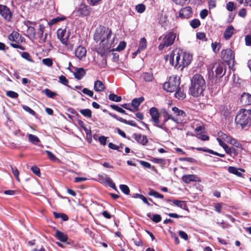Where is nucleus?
I'll return each instance as SVG.
<instances>
[{
  "instance_id": "obj_35",
  "label": "nucleus",
  "mask_w": 251,
  "mask_h": 251,
  "mask_svg": "<svg viewBox=\"0 0 251 251\" xmlns=\"http://www.w3.org/2000/svg\"><path fill=\"white\" fill-rule=\"evenodd\" d=\"M43 92L49 98L53 99L57 95V94L50 89L46 88L43 91Z\"/></svg>"
},
{
  "instance_id": "obj_51",
  "label": "nucleus",
  "mask_w": 251,
  "mask_h": 251,
  "mask_svg": "<svg viewBox=\"0 0 251 251\" xmlns=\"http://www.w3.org/2000/svg\"><path fill=\"white\" fill-rule=\"evenodd\" d=\"M135 9L138 13H142L145 11L146 6L144 4H139L136 6Z\"/></svg>"
},
{
  "instance_id": "obj_23",
  "label": "nucleus",
  "mask_w": 251,
  "mask_h": 251,
  "mask_svg": "<svg viewBox=\"0 0 251 251\" xmlns=\"http://www.w3.org/2000/svg\"><path fill=\"white\" fill-rule=\"evenodd\" d=\"M235 29L232 25L228 26L225 30L224 37L226 40H229L234 33Z\"/></svg>"
},
{
  "instance_id": "obj_15",
  "label": "nucleus",
  "mask_w": 251,
  "mask_h": 251,
  "mask_svg": "<svg viewBox=\"0 0 251 251\" xmlns=\"http://www.w3.org/2000/svg\"><path fill=\"white\" fill-rule=\"evenodd\" d=\"M133 137L138 144L143 146H146L148 143L147 136L142 135L140 133H134Z\"/></svg>"
},
{
  "instance_id": "obj_52",
  "label": "nucleus",
  "mask_w": 251,
  "mask_h": 251,
  "mask_svg": "<svg viewBox=\"0 0 251 251\" xmlns=\"http://www.w3.org/2000/svg\"><path fill=\"white\" fill-rule=\"evenodd\" d=\"M59 82L64 85L69 87L68 85L69 80L64 75H61L59 77Z\"/></svg>"
},
{
  "instance_id": "obj_47",
  "label": "nucleus",
  "mask_w": 251,
  "mask_h": 251,
  "mask_svg": "<svg viewBox=\"0 0 251 251\" xmlns=\"http://www.w3.org/2000/svg\"><path fill=\"white\" fill-rule=\"evenodd\" d=\"M120 189L122 191L123 193L125 195H128L130 193V189L129 187L125 184H121L119 186Z\"/></svg>"
},
{
  "instance_id": "obj_61",
  "label": "nucleus",
  "mask_w": 251,
  "mask_h": 251,
  "mask_svg": "<svg viewBox=\"0 0 251 251\" xmlns=\"http://www.w3.org/2000/svg\"><path fill=\"white\" fill-rule=\"evenodd\" d=\"M46 153L50 160L55 161L57 159L56 157L51 151H46Z\"/></svg>"
},
{
  "instance_id": "obj_11",
  "label": "nucleus",
  "mask_w": 251,
  "mask_h": 251,
  "mask_svg": "<svg viewBox=\"0 0 251 251\" xmlns=\"http://www.w3.org/2000/svg\"><path fill=\"white\" fill-rule=\"evenodd\" d=\"M57 36L61 42L64 45H67L70 32L67 31L66 29L59 28L57 30Z\"/></svg>"
},
{
  "instance_id": "obj_3",
  "label": "nucleus",
  "mask_w": 251,
  "mask_h": 251,
  "mask_svg": "<svg viewBox=\"0 0 251 251\" xmlns=\"http://www.w3.org/2000/svg\"><path fill=\"white\" fill-rule=\"evenodd\" d=\"M162 114L164 120L162 124L157 125V127L166 131H167L169 128L174 129L176 127L177 124L182 123V119L173 117L165 110L162 111Z\"/></svg>"
},
{
  "instance_id": "obj_42",
  "label": "nucleus",
  "mask_w": 251,
  "mask_h": 251,
  "mask_svg": "<svg viewBox=\"0 0 251 251\" xmlns=\"http://www.w3.org/2000/svg\"><path fill=\"white\" fill-rule=\"evenodd\" d=\"M211 47L213 52L217 53L218 52L221 47V44L220 43L215 42V43L211 44Z\"/></svg>"
},
{
  "instance_id": "obj_58",
  "label": "nucleus",
  "mask_w": 251,
  "mask_h": 251,
  "mask_svg": "<svg viewBox=\"0 0 251 251\" xmlns=\"http://www.w3.org/2000/svg\"><path fill=\"white\" fill-rule=\"evenodd\" d=\"M32 172L38 176H40L41 172L40 169L36 166H32L31 168Z\"/></svg>"
},
{
  "instance_id": "obj_34",
  "label": "nucleus",
  "mask_w": 251,
  "mask_h": 251,
  "mask_svg": "<svg viewBox=\"0 0 251 251\" xmlns=\"http://www.w3.org/2000/svg\"><path fill=\"white\" fill-rule=\"evenodd\" d=\"M144 80L147 82H151L153 79V75L152 72L144 73L142 75Z\"/></svg>"
},
{
  "instance_id": "obj_54",
  "label": "nucleus",
  "mask_w": 251,
  "mask_h": 251,
  "mask_svg": "<svg viewBox=\"0 0 251 251\" xmlns=\"http://www.w3.org/2000/svg\"><path fill=\"white\" fill-rule=\"evenodd\" d=\"M22 107L24 110L26 111L27 112L29 113L31 115L33 116H35L36 115V112L32 110L31 108H30L29 106L25 105H23Z\"/></svg>"
},
{
  "instance_id": "obj_28",
  "label": "nucleus",
  "mask_w": 251,
  "mask_h": 251,
  "mask_svg": "<svg viewBox=\"0 0 251 251\" xmlns=\"http://www.w3.org/2000/svg\"><path fill=\"white\" fill-rule=\"evenodd\" d=\"M105 89L104 83L100 80H96L94 82V89L96 92H101Z\"/></svg>"
},
{
  "instance_id": "obj_60",
  "label": "nucleus",
  "mask_w": 251,
  "mask_h": 251,
  "mask_svg": "<svg viewBox=\"0 0 251 251\" xmlns=\"http://www.w3.org/2000/svg\"><path fill=\"white\" fill-rule=\"evenodd\" d=\"M179 160L181 161H187L190 163H196L197 162L194 158L191 157H182L179 158Z\"/></svg>"
},
{
  "instance_id": "obj_12",
  "label": "nucleus",
  "mask_w": 251,
  "mask_h": 251,
  "mask_svg": "<svg viewBox=\"0 0 251 251\" xmlns=\"http://www.w3.org/2000/svg\"><path fill=\"white\" fill-rule=\"evenodd\" d=\"M0 15L6 21H10L12 18V14L7 6L0 4Z\"/></svg>"
},
{
  "instance_id": "obj_32",
  "label": "nucleus",
  "mask_w": 251,
  "mask_h": 251,
  "mask_svg": "<svg viewBox=\"0 0 251 251\" xmlns=\"http://www.w3.org/2000/svg\"><path fill=\"white\" fill-rule=\"evenodd\" d=\"M27 37L29 38L35 39L36 38V30L33 26H28L27 29Z\"/></svg>"
},
{
  "instance_id": "obj_1",
  "label": "nucleus",
  "mask_w": 251,
  "mask_h": 251,
  "mask_svg": "<svg viewBox=\"0 0 251 251\" xmlns=\"http://www.w3.org/2000/svg\"><path fill=\"white\" fill-rule=\"evenodd\" d=\"M112 30L108 27L100 26L96 30L94 35V40L96 42L100 41V47L97 50V52L100 54H104L106 51H110V49L114 47V37L110 39L112 36Z\"/></svg>"
},
{
  "instance_id": "obj_14",
  "label": "nucleus",
  "mask_w": 251,
  "mask_h": 251,
  "mask_svg": "<svg viewBox=\"0 0 251 251\" xmlns=\"http://www.w3.org/2000/svg\"><path fill=\"white\" fill-rule=\"evenodd\" d=\"M192 8L190 6H186L180 9L179 12V17L181 19H189L192 16Z\"/></svg>"
},
{
  "instance_id": "obj_55",
  "label": "nucleus",
  "mask_w": 251,
  "mask_h": 251,
  "mask_svg": "<svg viewBox=\"0 0 251 251\" xmlns=\"http://www.w3.org/2000/svg\"><path fill=\"white\" fill-rule=\"evenodd\" d=\"M10 167H11V170L12 171V173H13L14 176L16 178V179L18 181H20V178L19 177V172L18 170L17 169V168L16 167H13L12 166H11Z\"/></svg>"
},
{
  "instance_id": "obj_31",
  "label": "nucleus",
  "mask_w": 251,
  "mask_h": 251,
  "mask_svg": "<svg viewBox=\"0 0 251 251\" xmlns=\"http://www.w3.org/2000/svg\"><path fill=\"white\" fill-rule=\"evenodd\" d=\"M174 204L184 210H188L187 205L185 201L174 200L172 201Z\"/></svg>"
},
{
  "instance_id": "obj_49",
  "label": "nucleus",
  "mask_w": 251,
  "mask_h": 251,
  "mask_svg": "<svg viewBox=\"0 0 251 251\" xmlns=\"http://www.w3.org/2000/svg\"><path fill=\"white\" fill-rule=\"evenodd\" d=\"M42 62L43 64L48 67H51L53 64L52 60L50 58H44Z\"/></svg>"
},
{
  "instance_id": "obj_36",
  "label": "nucleus",
  "mask_w": 251,
  "mask_h": 251,
  "mask_svg": "<svg viewBox=\"0 0 251 251\" xmlns=\"http://www.w3.org/2000/svg\"><path fill=\"white\" fill-rule=\"evenodd\" d=\"M228 171L229 173L238 176H242V174L241 172H239L238 169L236 167L230 166L228 168Z\"/></svg>"
},
{
  "instance_id": "obj_59",
  "label": "nucleus",
  "mask_w": 251,
  "mask_h": 251,
  "mask_svg": "<svg viewBox=\"0 0 251 251\" xmlns=\"http://www.w3.org/2000/svg\"><path fill=\"white\" fill-rule=\"evenodd\" d=\"M83 93L85 95L89 96L90 97H93L94 95V92L87 88H84L82 90Z\"/></svg>"
},
{
  "instance_id": "obj_7",
  "label": "nucleus",
  "mask_w": 251,
  "mask_h": 251,
  "mask_svg": "<svg viewBox=\"0 0 251 251\" xmlns=\"http://www.w3.org/2000/svg\"><path fill=\"white\" fill-rule=\"evenodd\" d=\"M179 85V79H178L176 76H171L168 81L164 84L163 88L167 92H174L177 89Z\"/></svg>"
},
{
  "instance_id": "obj_20",
  "label": "nucleus",
  "mask_w": 251,
  "mask_h": 251,
  "mask_svg": "<svg viewBox=\"0 0 251 251\" xmlns=\"http://www.w3.org/2000/svg\"><path fill=\"white\" fill-rule=\"evenodd\" d=\"M77 12L79 16H86L89 15L90 11L88 8V6L84 3H81L77 10Z\"/></svg>"
},
{
  "instance_id": "obj_9",
  "label": "nucleus",
  "mask_w": 251,
  "mask_h": 251,
  "mask_svg": "<svg viewBox=\"0 0 251 251\" xmlns=\"http://www.w3.org/2000/svg\"><path fill=\"white\" fill-rule=\"evenodd\" d=\"M183 51L181 50H173L170 56V62L173 65L176 67H178L179 65L178 60L180 57L182 55Z\"/></svg>"
},
{
  "instance_id": "obj_26",
  "label": "nucleus",
  "mask_w": 251,
  "mask_h": 251,
  "mask_svg": "<svg viewBox=\"0 0 251 251\" xmlns=\"http://www.w3.org/2000/svg\"><path fill=\"white\" fill-rule=\"evenodd\" d=\"M54 236L58 240L62 242H66L68 239V236L66 234L58 230H56Z\"/></svg>"
},
{
  "instance_id": "obj_33",
  "label": "nucleus",
  "mask_w": 251,
  "mask_h": 251,
  "mask_svg": "<svg viewBox=\"0 0 251 251\" xmlns=\"http://www.w3.org/2000/svg\"><path fill=\"white\" fill-rule=\"evenodd\" d=\"M147 216L155 223H159L162 219L161 216L159 214H154L151 217V213H149L147 214Z\"/></svg>"
},
{
  "instance_id": "obj_44",
  "label": "nucleus",
  "mask_w": 251,
  "mask_h": 251,
  "mask_svg": "<svg viewBox=\"0 0 251 251\" xmlns=\"http://www.w3.org/2000/svg\"><path fill=\"white\" fill-rule=\"evenodd\" d=\"M201 24V22L199 19H195L191 21L190 25L193 28L195 29L199 27Z\"/></svg>"
},
{
  "instance_id": "obj_27",
  "label": "nucleus",
  "mask_w": 251,
  "mask_h": 251,
  "mask_svg": "<svg viewBox=\"0 0 251 251\" xmlns=\"http://www.w3.org/2000/svg\"><path fill=\"white\" fill-rule=\"evenodd\" d=\"M196 149L198 151H203L205 152H208V153H211L212 154L219 156L221 157H224L225 156V155L224 154L219 153L216 151H214L212 150L209 149L203 148H201V147L196 148Z\"/></svg>"
},
{
  "instance_id": "obj_6",
  "label": "nucleus",
  "mask_w": 251,
  "mask_h": 251,
  "mask_svg": "<svg viewBox=\"0 0 251 251\" xmlns=\"http://www.w3.org/2000/svg\"><path fill=\"white\" fill-rule=\"evenodd\" d=\"M8 39L15 43H10V46L15 49H19L22 50H25V48L20 45V43L25 41V39L18 32L15 31H13L8 36Z\"/></svg>"
},
{
  "instance_id": "obj_50",
  "label": "nucleus",
  "mask_w": 251,
  "mask_h": 251,
  "mask_svg": "<svg viewBox=\"0 0 251 251\" xmlns=\"http://www.w3.org/2000/svg\"><path fill=\"white\" fill-rule=\"evenodd\" d=\"M22 57L30 62H34V61L31 58L30 54L27 52H23L21 54Z\"/></svg>"
},
{
  "instance_id": "obj_25",
  "label": "nucleus",
  "mask_w": 251,
  "mask_h": 251,
  "mask_svg": "<svg viewBox=\"0 0 251 251\" xmlns=\"http://www.w3.org/2000/svg\"><path fill=\"white\" fill-rule=\"evenodd\" d=\"M172 111L176 115V118H180L182 119V121L184 120V118L186 117L185 112L182 110L178 109L176 107L172 108Z\"/></svg>"
},
{
  "instance_id": "obj_24",
  "label": "nucleus",
  "mask_w": 251,
  "mask_h": 251,
  "mask_svg": "<svg viewBox=\"0 0 251 251\" xmlns=\"http://www.w3.org/2000/svg\"><path fill=\"white\" fill-rule=\"evenodd\" d=\"M144 100V98L141 97L138 98H134L131 101V106L133 107V110L137 111L139 109V106L142 102Z\"/></svg>"
},
{
  "instance_id": "obj_37",
  "label": "nucleus",
  "mask_w": 251,
  "mask_h": 251,
  "mask_svg": "<svg viewBox=\"0 0 251 251\" xmlns=\"http://www.w3.org/2000/svg\"><path fill=\"white\" fill-rule=\"evenodd\" d=\"M148 195L150 196H153L156 198L163 199L164 198V196L162 194H159L157 191L151 188H150V192Z\"/></svg>"
},
{
  "instance_id": "obj_16",
  "label": "nucleus",
  "mask_w": 251,
  "mask_h": 251,
  "mask_svg": "<svg viewBox=\"0 0 251 251\" xmlns=\"http://www.w3.org/2000/svg\"><path fill=\"white\" fill-rule=\"evenodd\" d=\"M87 50L85 48L82 46H78L75 50V55L79 60H83L85 58Z\"/></svg>"
},
{
  "instance_id": "obj_10",
  "label": "nucleus",
  "mask_w": 251,
  "mask_h": 251,
  "mask_svg": "<svg viewBox=\"0 0 251 251\" xmlns=\"http://www.w3.org/2000/svg\"><path fill=\"white\" fill-rule=\"evenodd\" d=\"M192 56L190 55L189 53L183 51L182 55L181 57H180V59L178 60L179 65L178 67H176V68H180L181 70H182L183 68L188 66L190 64Z\"/></svg>"
},
{
  "instance_id": "obj_62",
  "label": "nucleus",
  "mask_w": 251,
  "mask_h": 251,
  "mask_svg": "<svg viewBox=\"0 0 251 251\" xmlns=\"http://www.w3.org/2000/svg\"><path fill=\"white\" fill-rule=\"evenodd\" d=\"M230 144L234 146L236 148H241L242 147V145L240 143H239L237 140L234 138H232V139L230 141Z\"/></svg>"
},
{
  "instance_id": "obj_30",
  "label": "nucleus",
  "mask_w": 251,
  "mask_h": 251,
  "mask_svg": "<svg viewBox=\"0 0 251 251\" xmlns=\"http://www.w3.org/2000/svg\"><path fill=\"white\" fill-rule=\"evenodd\" d=\"M175 97L178 100H182L186 97V95L184 93V90L182 87H178L176 91L175 94Z\"/></svg>"
},
{
  "instance_id": "obj_2",
  "label": "nucleus",
  "mask_w": 251,
  "mask_h": 251,
  "mask_svg": "<svg viewBox=\"0 0 251 251\" xmlns=\"http://www.w3.org/2000/svg\"><path fill=\"white\" fill-rule=\"evenodd\" d=\"M205 88V82L203 77L200 74H196L191 79L189 94L194 97H198L202 94Z\"/></svg>"
},
{
  "instance_id": "obj_53",
  "label": "nucleus",
  "mask_w": 251,
  "mask_h": 251,
  "mask_svg": "<svg viewBox=\"0 0 251 251\" xmlns=\"http://www.w3.org/2000/svg\"><path fill=\"white\" fill-rule=\"evenodd\" d=\"M6 95L11 98L16 99L19 96V94L13 91H8L6 93Z\"/></svg>"
},
{
  "instance_id": "obj_56",
  "label": "nucleus",
  "mask_w": 251,
  "mask_h": 251,
  "mask_svg": "<svg viewBox=\"0 0 251 251\" xmlns=\"http://www.w3.org/2000/svg\"><path fill=\"white\" fill-rule=\"evenodd\" d=\"M197 38L202 41H206L207 40L206 35L204 32H198L196 34Z\"/></svg>"
},
{
  "instance_id": "obj_8",
  "label": "nucleus",
  "mask_w": 251,
  "mask_h": 251,
  "mask_svg": "<svg viewBox=\"0 0 251 251\" xmlns=\"http://www.w3.org/2000/svg\"><path fill=\"white\" fill-rule=\"evenodd\" d=\"M222 59L228 65L233 64L235 62V54L234 51L230 49L223 50L221 51Z\"/></svg>"
},
{
  "instance_id": "obj_17",
  "label": "nucleus",
  "mask_w": 251,
  "mask_h": 251,
  "mask_svg": "<svg viewBox=\"0 0 251 251\" xmlns=\"http://www.w3.org/2000/svg\"><path fill=\"white\" fill-rule=\"evenodd\" d=\"M108 114L111 117H112L114 119L117 120V121H119L120 122H122V123H124L125 124L129 125V126H132L137 127V124L133 121H132V120L127 121L126 120L124 119H123V118H122L121 117H118L116 114H112V113H111L110 112L108 113Z\"/></svg>"
},
{
  "instance_id": "obj_21",
  "label": "nucleus",
  "mask_w": 251,
  "mask_h": 251,
  "mask_svg": "<svg viewBox=\"0 0 251 251\" xmlns=\"http://www.w3.org/2000/svg\"><path fill=\"white\" fill-rule=\"evenodd\" d=\"M182 180L185 183L188 184L191 181H198L199 178L195 175H185L182 176Z\"/></svg>"
},
{
  "instance_id": "obj_41",
  "label": "nucleus",
  "mask_w": 251,
  "mask_h": 251,
  "mask_svg": "<svg viewBox=\"0 0 251 251\" xmlns=\"http://www.w3.org/2000/svg\"><path fill=\"white\" fill-rule=\"evenodd\" d=\"M108 98L110 100L115 102H120L122 100V97L121 96H118L113 93L110 94Z\"/></svg>"
},
{
  "instance_id": "obj_46",
  "label": "nucleus",
  "mask_w": 251,
  "mask_h": 251,
  "mask_svg": "<svg viewBox=\"0 0 251 251\" xmlns=\"http://www.w3.org/2000/svg\"><path fill=\"white\" fill-rule=\"evenodd\" d=\"M126 44L125 41H122L120 43L118 47L115 49H110V51H114V50H117V51H121L124 50L126 47Z\"/></svg>"
},
{
  "instance_id": "obj_29",
  "label": "nucleus",
  "mask_w": 251,
  "mask_h": 251,
  "mask_svg": "<svg viewBox=\"0 0 251 251\" xmlns=\"http://www.w3.org/2000/svg\"><path fill=\"white\" fill-rule=\"evenodd\" d=\"M85 75V71L82 68H77L76 72L74 73L75 78L78 80L81 79Z\"/></svg>"
},
{
  "instance_id": "obj_40",
  "label": "nucleus",
  "mask_w": 251,
  "mask_h": 251,
  "mask_svg": "<svg viewBox=\"0 0 251 251\" xmlns=\"http://www.w3.org/2000/svg\"><path fill=\"white\" fill-rule=\"evenodd\" d=\"M79 112L84 117L90 118L92 117V111L89 109H83L79 110Z\"/></svg>"
},
{
  "instance_id": "obj_38",
  "label": "nucleus",
  "mask_w": 251,
  "mask_h": 251,
  "mask_svg": "<svg viewBox=\"0 0 251 251\" xmlns=\"http://www.w3.org/2000/svg\"><path fill=\"white\" fill-rule=\"evenodd\" d=\"M147 44L146 38L145 37L142 38L139 42L138 47L139 50L142 51L146 49L147 48Z\"/></svg>"
},
{
  "instance_id": "obj_48",
  "label": "nucleus",
  "mask_w": 251,
  "mask_h": 251,
  "mask_svg": "<svg viewBox=\"0 0 251 251\" xmlns=\"http://www.w3.org/2000/svg\"><path fill=\"white\" fill-rule=\"evenodd\" d=\"M28 138L29 141L32 143H35V142L38 143L40 142V139L37 136L31 134H28Z\"/></svg>"
},
{
  "instance_id": "obj_5",
  "label": "nucleus",
  "mask_w": 251,
  "mask_h": 251,
  "mask_svg": "<svg viewBox=\"0 0 251 251\" xmlns=\"http://www.w3.org/2000/svg\"><path fill=\"white\" fill-rule=\"evenodd\" d=\"M176 37V33L173 30L167 32L163 35L161 43L158 46L159 50H163L164 49L172 46L174 44Z\"/></svg>"
},
{
  "instance_id": "obj_45",
  "label": "nucleus",
  "mask_w": 251,
  "mask_h": 251,
  "mask_svg": "<svg viewBox=\"0 0 251 251\" xmlns=\"http://www.w3.org/2000/svg\"><path fill=\"white\" fill-rule=\"evenodd\" d=\"M110 107L113 110H116L121 113L126 115L127 114V113H126V111L124 109L120 107L117 105L112 104L110 105Z\"/></svg>"
},
{
  "instance_id": "obj_13",
  "label": "nucleus",
  "mask_w": 251,
  "mask_h": 251,
  "mask_svg": "<svg viewBox=\"0 0 251 251\" xmlns=\"http://www.w3.org/2000/svg\"><path fill=\"white\" fill-rule=\"evenodd\" d=\"M150 114L151 117L152 121L154 123V125L157 126V125H160V113L158 112V109L156 107H152L150 108Z\"/></svg>"
},
{
  "instance_id": "obj_64",
  "label": "nucleus",
  "mask_w": 251,
  "mask_h": 251,
  "mask_svg": "<svg viewBox=\"0 0 251 251\" xmlns=\"http://www.w3.org/2000/svg\"><path fill=\"white\" fill-rule=\"evenodd\" d=\"M208 14V10L206 9H204L201 11L200 15L202 19H204L207 16Z\"/></svg>"
},
{
  "instance_id": "obj_19",
  "label": "nucleus",
  "mask_w": 251,
  "mask_h": 251,
  "mask_svg": "<svg viewBox=\"0 0 251 251\" xmlns=\"http://www.w3.org/2000/svg\"><path fill=\"white\" fill-rule=\"evenodd\" d=\"M240 100L243 105H251V95L248 93H243L240 97Z\"/></svg>"
},
{
  "instance_id": "obj_57",
  "label": "nucleus",
  "mask_w": 251,
  "mask_h": 251,
  "mask_svg": "<svg viewBox=\"0 0 251 251\" xmlns=\"http://www.w3.org/2000/svg\"><path fill=\"white\" fill-rule=\"evenodd\" d=\"M140 164L145 168H146L148 169H152V170L154 169V167H152L151 164L148 162L141 160V161H140Z\"/></svg>"
},
{
  "instance_id": "obj_39",
  "label": "nucleus",
  "mask_w": 251,
  "mask_h": 251,
  "mask_svg": "<svg viewBox=\"0 0 251 251\" xmlns=\"http://www.w3.org/2000/svg\"><path fill=\"white\" fill-rule=\"evenodd\" d=\"M151 161L153 163L160 165L161 166H164L166 164L165 159L163 158L152 157Z\"/></svg>"
},
{
  "instance_id": "obj_4",
  "label": "nucleus",
  "mask_w": 251,
  "mask_h": 251,
  "mask_svg": "<svg viewBox=\"0 0 251 251\" xmlns=\"http://www.w3.org/2000/svg\"><path fill=\"white\" fill-rule=\"evenodd\" d=\"M235 122L242 128L250 126L251 123V110L241 109L236 116Z\"/></svg>"
},
{
  "instance_id": "obj_18",
  "label": "nucleus",
  "mask_w": 251,
  "mask_h": 251,
  "mask_svg": "<svg viewBox=\"0 0 251 251\" xmlns=\"http://www.w3.org/2000/svg\"><path fill=\"white\" fill-rule=\"evenodd\" d=\"M226 66L225 64L221 62L219 63L216 67L215 73L217 77H221L226 73Z\"/></svg>"
},
{
  "instance_id": "obj_63",
  "label": "nucleus",
  "mask_w": 251,
  "mask_h": 251,
  "mask_svg": "<svg viewBox=\"0 0 251 251\" xmlns=\"http://www.w3.org/2000/svg\"><path fill=\"white\" fill-rule=\"evenodd\" d=\"M226 9L229 11H232L235 9L234 4L233 2H228L226 5Z\"/></svg>"
},
{
  "instance_id": "obj_43",
  "label": "nucleus",
  "mask_w": 251,
  "mask_h": 251,
  "mask_svg": "<svg viewBox=\"0 0 251 251\" xmlns=\"http://www.w3.org/2000/svg\"><path fill=\"white\" fill-rule=\"evenodd\" d=\"M65 19H66V18L65 17H56L55 18L51 19L49 23V24L50 26H51L54 24H57L59 22L63 21Z\"/></svg>"
},
{
  "instance_id": "obj_22",
  "label": "nucleus",
  "mask_w": 251,
  "mask_h": 251,
  "mask_svg": "<svg viewBox=\"0 0 251 251\" xmlns=\"http://www.w3.org/2000/svg\"><path fill=\"white\" fill-rule=\"evenodd\" d=\"M217 140L218 142L219 145L224 149L226 152L229 155L232 153V151H236L235 148H230L220 138H217Z\"/></svg>"
}]
</instances>
